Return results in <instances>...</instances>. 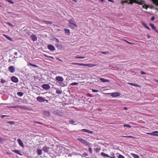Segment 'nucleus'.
Instances as JSON below:
<instances>
[{
	"mask_svg": "<svg viewBox=\"0 0 158 158\" xmlns=\"http://www.w3.org/2000/svg\"><path fill=\"white\" fill-rule=\"evenodd\" d=\"M7 116H8L6 115H2L1 116V117L3 119L4 117H7Z\"/></svg>",
	"mask_w": 158,
	"mask_h": 158,
	"instance_id": "obj_53",
	"label": "nucleus"
},
{
	"mask_svg": "<svg viewBox=\"0 0 158 158\" xmlns=\"http://www.w3.org/2000/svg\"><path fill=\"white\" fill-rule=\"evenodd\" d=\"M143 5L142 7L143 8L147 9L149 7V6L147 5L144 3V4H143Z\"/></svg>",
	"mask_w": 158,
	"mask_h": 158,
	"instance_id": "obj_31",
	"label": "nucleus"
},
{
	"mask_svg": "<svg viewBox=\"0 0 158 158\" xmlns=\"http://www.w3.org/2000/svg\"><path fill=\"white\" fill-rule=\"evenodd\" d=\"M34 123H38V124H40V125H43V123H41V122H37V121H35L34 122Z\"/></svg>",
	"mask_w": 158,
	"mask_h": 158,
	"instance_id": "obj_48",
	"label": "nucleus"
},
{
	"mask_svg": "<svg viewBox=\"0 0 158 158\" xmlns=\"http://www.w3.org/2000/svg\"><path fill=\"white\" fill-rule=\"evenodd\" d=\"M92 91L93 92H99L98 90L94 89H92Z\"/></svg>",
	"mask_w": 158,
	"mask_h": 158,
	"instance_id": "obj_50",
	"label": "nucleus"
},
{
	"mask_svg": "<svg viewBox=\"0 0 158 158\" xmlns=\"http://www.w3.org/2000/svg\"><path fill=\"white\" fill-rule=\"evenodd\" d=\"M69 123V124H73L75 123V122L73 120H70Z\"/></svg>",
	"mask_w": 158,
	"mask_h": 158,
	"instance_id": "obj_43",
	"label": "nucleus"
},
{
	"mask_svg": "<svg viewBox=\"0 0 158 158\" xmlns=\"http://www.w3.org/2000/svg\"><path fill=\"white\" fill-rule=\"evenodd\" d=\"M78 84V83L77 82H73V83H72L70 84V85H77Z\"/></svg>",
	"mask_w": 158,
	"mask_h": 158,
	"instance_id": "obj_39",
	"label": "nucleus"
},
{
	"mask_svg": "<svg viewBox=\"0 0 158 158\" xmlns=\"http://www.w3.org/2000/svg\"><path fill=\"white\" fill-rule=\"evenodd\" d=\"M3 140H4V139H2L0 137V142H2Z\"/></svg>",
	"mask_w": 158,
	"mask_h": 158,
	"instance_id": "obj_58",
	"label": "nucleus"
},
{
	"mask_svg": "<svg viewBox=\"0 0 158 158\" xmlns=\"http://www.w3.org/2000/svg\"><path fill=\"white\" fill-rule=\"evenodd\" d=\"M140 73L142 74V75H145V74H146V73L143 72V71H141L140 72Z\"/></svg>",
	"mask_w": 158,
	"mask_h": 158,
	"instance_id": "obj_54",
	"label": "nucleus"
},
{
	"mask_svg": "<svg viewBox=\"0 0 158 158\" xmlns=\"http://www.w3.org/2000/svg\"><path fill=\"white\" fill-rule=\"evenodd\" d=\"M8 69L9 72L11 73H14L15 71V67L12 66H9Z\"/></svg>",
	"mask_w": 158,
	"mask_h": 158,
	"instance_id": "obj_8",
	"label": "nucleus"
},
{
	"mask_svg": "<svg viewBox=\"0 0 158 158\" xmlns=\"http://www.w3.org/2000/svg\"><path fill=\"white\" fill-rule=\"evenodd\" d=\"M131 155L134 158H139V156L137 154H134L133 153H131Z\"/></svg>",
	"mask_w": 158,
	"mask_h": 158,
	"instance_id": "obj_26",
	"label": "nucleus"
},
{
	"mask_svg": "<svg viewBox=\"0 0 158 158\" xmlns=\"http://www.w3.org/2000/svg\"><path fill=\"white\" fill-rule=\"evenodd\" d=\"M18 142L19 144V145L23 148L24 147V145L21 140L20 139H18Z\"/></svg>",
	"mask_w": 158,
	"mask_h": 158,
	"instance_id": "obj_15",
	"label": "nucleus"
},
{
	"mask_svg": "<svg viewBox=\"0 0 158 158\" xmlns=\"http://www.w3.org/2000/svg\"><path fill=\"white\" fill-rule=\"evenodd\" d=\"M88 151L90 152V153L91 154H92V148L90 147H89V150H88Z\"/></svg>",
	"mask_w": 158,
	"mask_h": 158,
	"instance_id": "obj_44",
	"label": "nucleus"
},
{
	"mask_svg": "<svg viewBox=\"0 0 158 158\" xmlns=\"http://www.w3.org/2000/svg\"><path fill=\"white\" fill-rule=\"evenodd\" d=\"M17 95L19 96L22 97L23 95V94L22 92H18L17 93Z\"/></svg>",
	"mask_w": 158,
	"mask_h": 158,
	"instance_id": "obj_32",
	"label": "nucleus"
},
{
	"mask_svg": "<svg viewBox=\"0 0 158 158\" xmlns=\"http://www.w3.org/2000/svg\"><path fill=\"white\" fill-rule=\"evenodd\" d=\"M19 108L21 110H28L29 109V107H27L26 106H19Z\"/></svg>",
	"mask_w": 158,
	"mask_h": 158,
	"instance_id": "obj_19",
	"label": "nucleus"
},
{
	"mask_svg": "<svg viewBox=\"0 0 158 158\" xmlns=\"http://www.w3.org/2000/svg\"><path fill=\"white\" fill-rule=\"evenodd\" d=\"M42 22L46 24H52V22L50 21H46L45 20H42Z\"/></svg>",
	"mask_w": 158,
	"mask_h": 158,
	"instance_id": "obj_28",
	"label": "nucleus"
},
{
	"mask_svg": "<svg viewBox=\"0 0 158 158\" xmlns=\"http://www.w3.org/2000/svg\"><path fill=\"white\" fill-rule=\"evenodd\" d=\"M118 158H125L124 156L121 154H119L118 156Z\"/></svg>",
	"mask_w": 158,
	"mask_h": 158,
	"instance_id": "obj_41",
	"label": "nucleus"
},
{
	"mask_svg": "<svg viewBox=\"0 0 158 158\" xmlns=\"http://www.w3.org/2000/svg\"><path fill=\"white\" fill-rule=\"evenodd\" d=\"M0 82L1 83L3 84L6 82V81L5 80H4L3 79H1V81Z\"/></svg>",
	"mask_w": 158,
	"mask_h": 158,
	"instance_id": "obj_38",
	"label": "nucleus"
},
{
	"mask_svg": "<svg viewBox=\"0 0 158 158\" xmlns=\"http://www.w3.org/2000/svg\"><path fill=\"white\" fill-rule=\"evenodd\" d=\"M44 113L45 114L48 115H49V114H50L49 113L48 111H45L44 112Z\"/></svg>",
	"mask_w": 158,
	"mask_h": 158,
	"instance_id": "obj_46",
	"label": "nucleus"
},
{
	"mask_svg": "<svg viewBox=\"0 0 158 158\" xmlns=\"http://www.w3.org/2000/svg\"><path fill=\"white\" fill-rule=\"evenodd\" d=\"M122 137H126V138H134L133 136H123Z\"/></svg>",
	"mask_w": 158,
	"mask_h": 158,
	"instance_id": "obj_45",
	"label": "nucleus"
},
{
	"mask_svg": "<svg viewBox=\"0 0 158 158\" xmlns=\"http://www.w3.org/2000/svg\"><path fill=\"white\" fill-rule=\"evenodd\" d=\"M100 80L102 82H110V81L109 80L103 78H100Z\"/></svg>",
	"mask_w": 158,
	"mask_h": 158,
	"instance_id": "obj_18",
	"label": "nucleus"
},
{
	"mask_svg": "<svg viewBox=\"0 0 158 158\" xmlns=\"http://www.w3.org/2000/svg\"><path fill=\"white\" fill-rule=\"evenodd\" d=\"M7 123H9L11 125L14 124V122L12 121H10Z\"/></svg>",
	"mask_w": 158,
	"mask_h": 158,
	"instance_id": "obj_52",
	"label": "nucleus"
},
{
	"mask_svg": "<svg viewBox=\"0 0 158 158\" xmlns=\"http://www.w3.org/2000/svg\"><path fill=\"white\" fill-rule=\"evenodd\" d=\"M12 151L20 155H22V154L20 153V151L19 150H12Z\"/></svg>",
	"mask_w": 158,
	"mask_h": 158,
	"instance_id": "obj_24",
	"label": "nucleus"
},
{
	"mask_svg": "<svg viewBox=\"0 0 158 158\" xmlns=\"http://www.w3.org/2000/svg\"><path fill=\"white\" fill-rule=\"evenodd\" d=\"M48 48L52 51H54L55 48L54 46L51 44H49L48 46Z\"/></svg>",
	"mask_w": 158,
	"mask_h": 158,
	"instance_id": "obj_11",
	"label": "nucleus"
},
{
	"mask_svg": "<svg viewBox=\"0 0 158 158\" xmlns=\"http://www.w3.org/2000/svg\"><path fill=\"white\" fill-rule=\"evenodd\" d=\"M54 40L56 43H58L59 42V41L57 38H54Z\"/></svg>",
	"mask_w": 158,
	"mask_h": 158,
	"instance_id": "obj_51",
	"label": "nucleus"
},
{
	"mask_svg": "<svg viewBox=\"0 0 158 158\" xmlns=\"http://www.w3.org/2000/svg\"><path fill=\"white\" fill-rule=\"evenodd\" d=\"M115 157V155L113 153H111L110 155H109V157L111 158H114Z\"/></svg>",
	"mask_w": 158,
	"mask_h": 158,
	"instance_id": "obj_29",
	"label": "nucleus"
},
{
	"mask_svg": "<svg viewBox=\"0 0 158 158\" xmlns=\"http://www.w3.org/2000/svg\"><path fill=\"white\" fill-rule=\"evenodd\" d=\"M55 79L56 81L59 82H62L64 81V78L61 76H57L56 77Z\"/></svg>",
	"mask_w": 158,
	"mask_h": 158,
	"instance_id": "obj_9",
	"label": "nucleus"
},
{
	"mask_svg": "<svg viewBox=\"0 0 158 158\" xmlns=\"http://www.w3.org/2000/svg\"><path fill=\"white\" fill-rule=\"evenodd\" d=\"M101 154L102 156L109 157V155L107 154H106L104 152H102L101 153Z\"/></svg>",
	"mask_w": 158,
	"mask_h": 158,
	"instance_id": "obj_34",
	"label": "nucleus"
},
{
	"mask_svg": "<svg viewBox=\"0 0 158 158\" xmlns=\"http://www.w3.org/2000/svg\"><path fill=\"white\" fill-rule=\"evenodd\" d=\"M101 52L104 54H109L108 52Z\"/></svg>",
	"mask_w": 158,
	"mask_h": 158,
	"instance_id": "obj_40",
	"label": "nucleus"
},
{
	"mask_svg": "<svg viewBox=\"0 0 158 158\" xmlns=\"http://www.w3.org/2000/svg\"><path fill=\"white\" fill-rule=\"evenodd\" d=\"M64 31L65 32L66 34L69 35L71 33L69 29L66 28H64Z\"/></svg>",
	"mask_w": 158,
	"mask_h": 158,
	"instance_id": "obj_21",
	"label": "nucleus"
},
{
	"mask_svg": "<svg viewBox=\"0 0 158 158\" xmlns=\"http://www.w3.org/2000/svg\"><path fill=\"white\" fill-rule=\"evenodd\" d=\"M36 99L37 101L40 102H44L45 101V99L40 96L36 98Z\"/></svg>",
	"mask_w": 158,
	"mask_h": 158,
	"instance_id": "obj_7",
	"label": "nucleus"
},
{
	"mask_svg": "<svg viewBox=\"0 0 158 158\" xmlns=\"http://www.w3.org/2000/svg\"><path fill=\"white\" fill-rule=\"evenodd\" d=\"M37 153L39 155H41L42 154V150L41 149H38L37 150Z\"/></svg>",
	"mask_w": 158,
	"mask_h": 158,
	"instance_id": "obj_27",
	"label": "nucleus"
},
{
	"mask_svg": "<svg viewBox=\"0 0 158 158\" xmlns=\"http://www.w3.org/2000/svg\"><path fill=\"white\" fill-rule=\"evenodd\" d=\"M124 40L127 43L129 44H134L133 43H131V42H129L127 40Z\"/></svg>",
	"mask_w": 158,
	"mask_h": 158,
	"instance_id": "obj_42",
	"label": "nucleus"
},
{
	"mask_svg": "<svg viewBox=\"0 0 158 158\" xmlns=\"http://www.w3.org/2000/svg\"><path fill=\"white\" fill-rule=\"evenodd\" d=\"M48 57L52 58V59H54V58L53 57L50 56H48Z\"/></svg>",
	"mask_w": 158,
	"mask_h": 158,
	"instance_id": "obj_60",
	"label": "nucleus"
},
{
	"mask_svg": "<svg viewBox=\"0 0 158 158\" xmlns=\"http://www.w3.org/2000/svg\"><path fill=\"white\" fill-rule=\"evenodd\" d=\"M154 4H155L156 5H158V3L157 2L158 1V0H151Z\"/></svg>",
	"mask_w": 158,
	"mask_h": 158,
	"instance_id": "obj_30",
	"label": "nucleus"
},
{
	"mask_svg": "<svg viewBox=\"0 0 158 158\" xmlns=\"http://www.w3.org/2000/svg\"><path fill=\"white\" fill-rule=\"evenodd\" d=\"M62 93V91L60 89L56 90V93L57 94H60Z\"/></svg>",
	"mask_w": 158,
	"mask_h": 158,
	"instance_id": "obj_33",
	"label": "nucleus"
},
{
	"mask_svg": "<svg viewBox=\"0 0 158 158\" xmlns=\"http://www.w3.org/2000/svg\"><path fill=\"white\" fill-rule=\"evenodd\" d=\"M75 58H76L83 59V58H85V56L80 57L79 56H77L75 57Z\"/></svg>",
	"mask_w": 158,
	"mask_h": 158,
	"instance_id": "obj_35",
	"label": "nucleus"
},
{
	"mask_svg": "<svg viewBox=\"0 0 158 158\" xmlns=\"http://www.w3.org/2000/svg\"><path fill=\"white\" fill-rule=\"evenodd\" d=\"M77 140L85 145L88 146L90 144V143L89 142L86 141L85 139L82 138H78L77 139Z\"/></svg>",
	"mask_w": 158,
	"mask_h": 158,
	"instance_id": "obj_3",
	"label": "nucleus"
},
{
	"mask_svg": "<svg viewBox=\"0 0 158 158\" xmlns=\"http://www.w3.org/2000/svg\"><path fill=\"white\" fill-rule=\"evenodd\" d=\"M18 52H15L14 53V54L15 55V56H17V55H18Z\"/></svg>",
	"mask_w": 158,
	"mask_h": 158,
	"instance_id": "obj_59",
	"label": "nucleus"
},
{
	"mask_svg": "<svg viewBox=\"0 0 158 158\" xmlns=\"http://www.w3.org/2000/svg\"><path fill=\"white\" fill-rule=\"evenodd\" d=\"M134 1H135V3L141 5H143L145 2L144 1L142 0H136Z\"/></svg>",
	"mask_w": 158,
	"mask_h": 158,
	"instance_id": "obj_6",
	"label": "nucleus"
},
{
	"mask_svg": "<svg viewBox=\"0 0 158 158\" xmlns=\"http://www.w3.org/2000/svg\"><path fill=\"white\" fill-rule=\"evenodd\" d=\"M11 81L13 82L17 83L19 82L18 79L15 76H12L11 77Z\"/></svg>",
	"mask_w": 158,
	"mask_h": 158,
	"instance_id": "obj_5",
	"label": "nucleus"
},
{
	"mask_svg": "<svg viewBox=\"0 0 158 158\" xmlns=\"http://www.w3.org/2000/svg\"><path fill=\"white\" fill-rule=\"evenodd\" d=\"M81 131H82L84 132H88L91 134H93V131H90L87 129H82L81 130Z\"/></svg>",
	"mask_w": 158,
	"mask_h": 158,
	"instance_id": "obj_17",
	"label": "nucleus"
},
{
	"mask_svg": "<svg viewBox=\"0 0 158 158\" xmlns=\"http://www.w3.org/2000/svg\"><path fill=\"white\" fill-rule=\"evenodd\" d=\"M124 127H127L129 128H131V126L130 125H129V124H124Z\"/></svg>",
	"mask_w": 158,
	"mask_h": 158,
	"instance_id": "obj_36",
	"label": "nucleus"
},
{
	"mask_svg": "<svg viewBox=\"0 0 158 158\" xmlns=\"http://www.w3.org/2000/svg\"><path fill=\"white\" fill-rule=\"evenodd\" d=\"M31 38L33 41H35L37 40V38L36 35L34 34H32L31 36Z\"/></svg>",
	"mask_w": 158,
	"mask_h": 158,
	"instance_id": "obj_13",
	"label": "nucleus"
},
{
	"mask_svg": "<svg viewBox=\"0 0 158 158\" xmlns=\"http://www.w3.org/2000/svg\"><path fill=\"white\" fill-rule=\"evenodd\" d=\"M44 56H45L46 57H48V55H47L46 54H44Z\"/></svg>",
	"mask_w": 158,
	"mask_h": 158,
	"instance_id": "obj_63",
	"label": "nucleus"
},
{
	"mask_svg": "<svg viewBox=\"0 0 158 158\" xmlns=\"http://www.w3.org/2000/svg\"><path fill=\"white\" fill-rule=\"evenodd\" d=\"M68 22L69 23L68 25L71 28H73L74 27H77L76 24V22L74 21L73 19H70L68 21Z\"/></svg>",
	"mask_w": 158,
	"mask_h": 158,
	"instance_id": "obj_2",
	"label": "nucleus"
},
{
	"mask_svg": "<svg viewBox=\"0 0 158 158\" xmlns=\"http://www.w3.org/2000/svg\"><path fill=\"white\" fill-rule=\"evenodd\" d=\"M31 66L34 67H35L36 68H37L38 67V66L37 65H36L35 64H32L30 62H28L27 63V66Z\"/></svg>",
	"mask_w": 158,
	"mask_h": 158,
	"instance_id": "obj_25",
	"label": "nucleus"
},
{
	"mask_svg": "<svg viewBox=\"0 0 158 158\" xmlns=\"http://www.w3.org/2000/svg\"><path fill=\"white\" fill-rule=\"evenodd\" d=\"M72 64L74 65H78L82 66H88L89 68H91L97 65L96 64H83L80 63H72Z\"/></svg>",
	"mask_w": 158,
	"mask_h": 158,
	"instance_id": "obj_1",
	"label": "nucleus"
},
{
	"mask_svg": "<svg viewBox=\"0 0 158 158\" xmlns=\"http://www.w3.org/2000/svg\"><path fill=\"white\" fill-rule=\"evenodd\" d=\"M6 1L9 2L11 4H14V2H13L11 0H5Z\"/></svg>",
	"mask_w": 158,
	"mask_h": 158,
	"instance_id": "obj_37",
	"label": "nucleus"
},
{
	"mask_svg": "<svg viewBox=\"0 0 158 158\" xmlns=\"http://www.w3.org/2000/svg\"><path fill=\"white\" fill-rule=\"evenodd\" d=\"M41 87L44 89L48 90L50 88V86L47 84H44L42 85Z\"/></svg>",
	"mask_w": 158,
	"mask_h": 158,
	"instance_id": "obj_4",
	"label": "nucleus"
},
{
	"mask_svg": "<svg viewBox=\"0 0 158 158\" xmlns=\"http://www.w3.org/2000/svg\"><path fill=\"white\" fill-rule=\"evenodd\" d=\"M83 155L84 156H88V154L87 153L85 152L83 153Z\"/></svg>",
	"mask_w": 158,
	"mask_h": 158,
	"instance_id": "obj_55",
	"label": "nucleus"
},
{
	"mask_svg": "<svg viewBox=\"0 0 158 158\" xmlns=\"http://www.w3.org/2000/svg\"><path fill=\"white\" fill-rule=\"evenodd\" d=\"M155 17L154 16H153L152 17V18L151 19V20L152 21H153L155 19Z\"/></svg>",
	"mask_w": 158,
	"mask_h": 158,
	"instance_id": "obj_56",
	"label": "nucleus"
},
{
	"mask_svg": "<svg viewBox=\"0 0 158 158\" xmlns=\"http://www.w3.org/2000/svg\"><path fill=\"white\" fill-rule=\"evenodd\" d=\"M109 94H111V95L113 97H116L120 96V94L118 93H110Z\"/></svg>",
	"mask_w": 158,
	"mask_h": 158,
	"instance_id": "obj_10",
	"label": "nucleus"
},
{
	"mask_svg": "<svg viewBox=\"0 0 158 158\" xmlns=\"http://www.w3.org/2000/svg\"><path fill=\"white\" fill-rule=\"evenodd\" d=\"M108 1L110 2H114V1L112 0H107Z\"/></svg>",
	"mask_w": 158,
	"mask_h": 158,
	"instance_id": "obj_61",
	"label": "nucleus"
},
{
	"mask_svg": "<svg viewBox=\"0 0 158 158\" xmlns=\"http://www.w3.org/2000/svg\"><path fill=\"white\" fill-rule=\"evenodd\" d=\"M157 133H158V131H152L151 133H147V134L148 135H150L154 136H158V134H157Z\"/></svg>",
	"mask_w": 158,
	"mask_h": 158,
	"instance_id": "obj_12",
	"label": "nucleus"
},
{
	"mask_svg": "<svg viewBox=\"0 0 158 158\" xmlns=\"http://www.w3.org/2000/svg\"><path fill=\"white\" fill-rule=\"evenodd\" d=\"M12 60L11 59H9V60H8V61L9 62H12Z\"/></svg>",
	"mask_w": 158,
	"mask_h": 158,
	"instance_id": "obj_62",
	"label": "nucleus"
},
{
	"mask_svg": "<svg viewBox=\"0 0 158 158\" xmlns=\"http://www.w3.org/2000/svg\"><path fill=\"white\" fill-rule=\"evenodd\" d=\"M73 2H77V0H73Z\"/></svg>",
	"mask_w": 158,
	"mask_h": 158,
	"instance_id": "obj_64",
	"label": "nucleus"
},
{
	"mask_svg": "<svg viewBox=\"0 0 158 158\" xmlns=\"http://www.w3.org/2000/svg\"><path fill=\"white\" fill-rule=\"evenodd\" d=\"M6 23V24H8L9 26H10L11 27H14L13 25L12 24L9 23L8 22V23Z\"/></svg>",
	"mask_w": 158,
	"mask_h": 158,
	"instance_id": "obj_47",
	"label": "nucleus"
},
{
	"mask_svg": "<svg viewBox=\"0 0 158 158\" xmlns=\"http://www.w3.org/2000/svg\"><path fill=\"white\" fill-rule=\"evenodd\" d=\"M19 106L17 105L15 106H12V107L13 108H19Z\"/></svg>",
	"mask_w": 158,
	"mask_h": 158,
	"instance_id": "obj_49",
	"label": "nucleus"
},
{
	"mask_svg": "<svg viewBox=\"0 0 158 158\" xmlns=\"http://www.w3.org/2000/svg\"><path fill=\"white\" fill-rule=\"evenodd\" d=\"M2 35L4 36V37H5L7 39H8V40H9L10 41H13V39L12 38L8 36V35L5 34H3Z\"/></svg>",
	"mask_w": 158,
	"mask_h": 158,
	"instance_id": "obj_20",
	"label": "nucleus"
},
{
	"mask_svg": "<svg viewBox=\"0 0 158 158\" xmlns=\"http://www.w3.org/2000/svg\"><path fill=\"white\" fill-rule=\"evenodd\" d=\"M149 25L156 32H158V30L154 25L152 23H150Z\"/></svg>",
	"mask_w": 158,
	"mask_h": 158,
	"instance_id": "obj_16",
	"label": "nucleus"
},
{
	"mask_svg": "<svg viewBox=\"0 0 158 158\" xmlns=\"http://www.w3.org/2000/svg\"><path fill=\"white\" fill-rule=\"evenodd\" d=\"M142 25L148 30H150V28L146 25V24L143 22H141Z\"/></svg>",
	"mask_w": 158,
	"mask_h": 158,
	"instance_id": "obj_22",
	"label": "nucleus"
},
{
	"mask_svg": "<svg viewBox=\"0 0 158 158\" xmlns=\"http://www.w3.org/2000/svg\"><path fill=\"white\" fill-rule=\"evenodd\" d=\"M128 84L134 86H136V87H139V88L140 87V85H137V84H135L134 83H130V82H128Z\"/></svg>",
	"mask_w": 158,
	"mask_h": 158,
	"instance_id": "obj_23",
	"label": "nucleus"
},
{
	"mask_svg": "<svg viewBox=\"0 0 158 158\" xmlns=\"http://www.w3.org/2000/svg\"><path fill=\"white\" fill-rule=\"evenodd\" d=\"M49 148L48 147L46 146H45L43 148L42 150L44 152H49Z\"/></svg>",
	"mask_w": 158,
	"mask_h": 158,
	"instance_id": "obj_14",
	"label": "nucleus"
},
{
	"mask_svg": "<svg viewBox=\"0 0 158 158\" xmlns=\"http://www.w3.org/2000/svg\"><path fill=\"white\" fill-rule=\"evenodd\" d=\"M87 96L89 97H92V95L91 94H87Z\"/></svg>",
	"mask_w": 158,
	"mask_h": 158,
	"instance_id": "obj_57",
	"label": "nucleus"
}]
</instances>
